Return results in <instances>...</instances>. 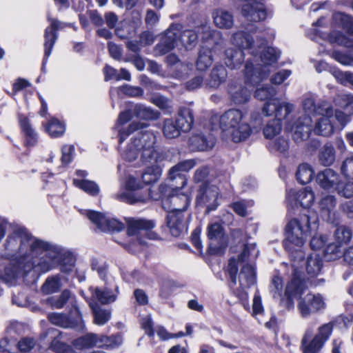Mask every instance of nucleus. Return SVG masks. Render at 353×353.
<instances>
[{
	"label": "nucleus",
	"instance_id": "obj_1",
	"mask_svg": "<svg viewBox=\"0 0 353 353\" xmlns=\"http://www.w3.org/2000/svg\"><path fill=\"white\" fill-rule=\"evenodd\" d=\"M5 249V256L17 261L16 265L10 263L0 272V279L10 285L32 269L46 273L59 267L61 272L68 273L75 263L74 255L66 248L34 237L22 228L14 230L8 236Z\"/></svg>",
	"mask_w": 353,
	"mask_h": 353
},
{
	"label": "nucleus",
	"instance_id": "obj_2",
	"mask_svg": "<svg viewBox=\"0 0 353 353\" xmlns=\"http://www.w3.org/2000/svg\"><path fill=\"white\" fill-rule=\"evenodd\" d=\"M319 228V216L316 212L308 210L305 213L300 214L298 218L290 220L285 226V239L283 246L289 253L294 270L293 278L288 283L285 288V296L290 304L291 299L301 295L305 289V283L301 279L300 272L296 270L295 263L303 261L304 253L302 247L307 237Z\"/></svg>",
	"mask_w": 353,
	"mask_h": 353
},
{
	"label": "nucleus",
	"instance_id": "obj_3",
	"mask_svg": "<svg viewBox=\"0 0 353 353\" xmlns=\"http://www.w3.org/2000/svg\"><path fill=\"white\" fill-rule=\"evenodd\" d=\"M139 153L140 160L145 166L142 174L143 183L150 184L156 182L161 176L162 163L168 155L157 144V137L152 132H139L121 152V157L123 160L132 162L137 159Z\"/></svg>",
	"mask_w": 353,
	"mask_h": 353
},
{
	"label": "nucleus",
	"instance_id": "obj_4",
	"mask_svg": "<svg viewBox=\"0 0 353 353\" xmlns=\"http://www.w3.org/2000/svg\"><path fill=\"white\" fill-rule=\"evenodd\" d=\"M202 33L203 39H207L212 32L209 26L202 24L194 30L183 29L180 23H172L166 30L157 48L161 54H165L174 48L183 47L187 50L193 49L198 39V34Z\"/></svg>",
	"mask_w": 353,
	"mask_h": 353
},
{
	"label": "nucleus",
	"instance_id": "obj_5",
	"mask_svg": "<svg viewBox=\"0 0 353 353\" xmlns=\"http://www.w3.org/2000/svg\"><path fill=\"white\" fill-rule=\"evenodd\" d=\"M265 39L256 48V55L252 60H248L245 66V83L256 86L267 78L270 70V66L275 63L281 55L279 50L272 47H264Z\"/></svg>",
	"mask_w": 353,
	"mask_h": 353
},
{
	"label": "nucleus",
	"instance_id": "obj_6",
	"mask_svg": "<svg viewBox=\"0 0 353 353\" xmlns=\"http://www.w3.org/2000/svg\"><path fill=\"white\" fill-rule=\"evenodd\" d=\"M244 118L243 112L235 108L225 112L219 118L220 128L235 143L245 141L252 133L251 127Z\"/></svg>",
	"mask_w": 353,
	"mask_h": 353
},
{
	"label": "nucleus",
	"instance_id": "obj_7",
	"mask_svg": "<svg viewBox=\"0 0 353 353\" xmlns=\"http://www.w3.org/2000/svg\"><path fill=\"white\" fill-rule=\"evenodd\" d=\"M192 110L186 107H181L178 111L175 121L165 119L163 121L162 132L166 139L178 138L181 132H188L194 124Z\"/></svg>",
	"mask_w": 353,
	"mask_h": 353
},
{
	"label": "nucleus",
	"instance_id": "obj_8",
	"mask_svg": "<svg viewBox=\"0 0 353 353\" xmlns=\"http://www.w3.org/2000/svg\"><path fill=\"white\" fill-rule=\"evenodd\" d=\"M125 186L129 191L117 193L114 195V198L119 201L130 204L145 203L149 196L154 200H158L161 197L166 196V192L169 189L166 185L161 184L159 188L161 192V194L159 196H154L151 194L150 190H149V192H146L144 194H140L139 192H134V191L135 190L142 189L143 185L139 179L132 176L128 178L125 183Z\"/></svg>",
	"mask_w": 353,
	"mask_h": 353
},
{
	"label": "nucleus",
	"instance_id": "obj_9",
	"mask_svg": "<svg viewBox=\"0 0 353 353\" xmlns=\"http://www.w3.org/2000/svg\"><path fill=\"white\" fill-rule=\"evenodd\" d=\"M333 330L332 323L320 326L318 332L314 335V329L308 326L305 330L301 342V347L303 353H318L330 338Z\"/></svg>",
	"mask_w": 353,
	"mask_h": 353
},
{
	"label": "nucleus",
	"instance_id": "obj_10",
	"mask_svg": "<svg viewBox=\"0 0 353 353\" xmlns=\"http://www.w3.org/2000/svg\"><path fill=\"white\" fill-rule=\"evenodd\" d=\"M241 266L239 274V287L232 283L230 280V288L233 290L234 294L239 297L245 309L250 310L248 303V293L247 290L254 286L256 283V273L254 265L250 263L239 264Z\"/></svg>",
	"mask_w": 353,
	"mask_h": 353
},
{
	"label": "nucleus",
	"instance_id": "obj_11",
	"mask_svg": "<svg viewBox=\"0 0 353 353\" xmlns=\"http://www.w3.org/2000/svg\"><path fill=\"white\" fill-rule=\"evenodd\" d=\"M259 251L254 243H246L243 245L242 252L237 256V258L232 257L229 260L228 272L232 283L234 285L237 283V272L239 264H245L255 260Z\"/></svg>",
	"mask_w": 353,
	"mask_h": 353
},
{
	"label": "nucleus",
	"instance_id": "obj_12",
	"mask_svg": "<svg viewBox=\"0 0 353 353\" xmlns=\"http://www.w3.org/2000/svg\"><path fill=\"white\" fill-rule=\"evenodd\" d=\"M125 221L128 225V235L137 236L139 243H145L142 236H145L149 239H154L156 238V234L152 231V229L155 225L152 221L141 219L127 218L125 219Z\"/></svg>",
	"mask_w": 353,
	"mask_h": 353
},
{
	"label": "nucleus",
	"instance_id": "obj_13",
	"mask_svg": "<svg viewBox=\"0 0 353 353\" xmlns=\"http://www.w3.org/2000/svg\"><path fill=\"white\" fill-rule=\"evenodd\" d=\"M326 303L324 298L320 294L308 293L299 299L297 308L303 318H307L312 314L321 312L325 310Z\"/></svg>",
	"mask_w": 353,
	"mask_h": 353
},
{
	"label": "nucleus",
	"instance_id": "obj_14",
	"mask_svg": "<svg viewBox=\"0 0 353 353\" xmlns=\"http://www.w3.org/2000/svg\"><path fill=\"white\" fill-rule=\"evenodd\" d=\"M86 216L102 232H120L124 228V224L121 221L99 212L87 210Z\"/></svg>",
	"mask_w": 353,
	"mask_h": 353
},
{
	"label": "nucleus",
	"instance_id": "obj_15",
	"mask_svg": "<svg viewBox=\"0 0 353 353\" xmlns=\"http://www.w3.org/2000/svg\"><path fill=\"white\" fill-rule=\"evenodd\" d=\"M172 188V193L169 194L168 197L163 201V208L169 211H177L183 213L189 206L190 199L188 194L179 193L181 188L176 187V183L170 185Z\"/></svg>",
	"mask_w": 353,
	"mask_h": 353
},
{
	"label": "nucleus",
	"instance_id": "obj_16",
	"mask_svg": "<svg viewBox=\"0 0 353 353\" xmlns=\"http://www.w3.org/2000/svg\"><path fill=\"white\" fill-rule=\"evenodd\" d=\"M240 1L242 2L241 13L247 20L257 22L266 18V10L261 0Z\"/></svg>",
	"mask_w": 353,
	"mask_h": 353
},
{
	"label": "nucleus",
	"instance_id": "obj_17",
	"mask_svg": "<svg viewBox=\"0 0 353 353\" xmlns=\"http://www.w3.org/2000/svg\"><path fill=\"white\" fill-rule=\"evenodd\" d=\"M292 138L296 143L306 141L312 130V120L311 117L303 115L299 117L291 128Z\"/></svg>",
	"mask_w": 353,
	"mask_h": 353
},
{
	"label": "nucleus",
	"instance_id": "obj_18",
	"mask_svg": "<svg viewBox=\"0 0 353 353\" xmlns=\"http://www.w3.org/2000/svg\"><path fill=\"white\" fill-rule=\"evenodd\" d=\"M218 188L216 186L203 183L196 196V202L199 205L206 207L207 212L214 210L218 206Z\"/></svg>",
	"mask_w": 353,
	"mask_h": 353
},
{
	"label": "nucleus",
	"instance_id": "obj_19",
	"mask_svg": "<svg viewBox=\"0 0 353 353\" xmlns=\"http://www.w3.org/2000/svg\"><path fill=\"white\" fill-rule=\"evenodd\" d=\"M195 165L196 161L194 159L180 161L170 169L168 179L172 182L176 180V187L183 188L187 184V179L182 172L190 171Z\"/></svg>",
	"mask_w": 353,
	"mask_h": 353
},
{
	"label": "nucleus",
	"instance_id": "obj_20",
	"mask_svg": "<svg viewBox=\"0 0 353 353\" xmlns=\"http://www.w3.org/2000/svg\"><path fill=\"white\" fill-rule=\"evenodd\" d=\"M294 110V105L290 103H279L276 99L271 101H267L263 107V113L265 116H270L275 114L274 120H279L281 122Z\"/></svg>",
	"mask_w": 353,
	"mask_h": 353
},
{
	"label": "nucleus",
	"instance_id": "obj_21",
	"mask_svg": "<svg viewBox=\"0 0 353 353\" xmlns=\"http://www.w3.org/2000/svg\"><path fill=\"white\" fill-rule=\"evenodd\" d=\"M223 228L218 223L209 224L208 226V236L210 240L208 252L210 254H219L223 247L222 237Z\"/></svg>",
	"mask_w": 353,
	"mask_h": 353
},
{
	"label": "nucleus",
	"instance_id": "obj_22",
	"mask_svg": "<svg viewBox=\"0 0 353 353\" xmlns=\"http://www.w3.org/2000/svg\"><path fill=\"white\" fill-rule=\"evenodd\" d=\"M256 29L255 26H250V28H247V32L238 31L232 35V43L236 46L239 47V49H248L250 50V54L255 58L256 55V45L253 41L252 36L250 35V32H252Z\"/></svg>",
	"mask_w": 353,
	"mask_h": 353
},
{
	"label": "nucleus",
	"instance_id": "obj_23",
	"mask_svg": "<svg viewBox=\"0 0 353 353\" xmlns=\"http://www.w3.org/2000/svg\"><path fill=\"white\" fill-rule=\"evenodd\" d=\"M166 224L171 234L179 236L187 230V223L183 213L177 211H169L166 216Z\"/></svg>",
	"mask_w": 353,
	"mask_h": 353
},
{
	"label": "nucleus",
	"instance_id": "obj_24",
	"mask_svg": "<svg viewBox=\"0 0 353 353\" xmlns=\"http://www.w3.org/2000/svg\"><path fill=\"white\" fill-rule=\"evenodd\" d=\"M48 20L50 21V26L46 28L44 34L45 57L43 60V64L50 57L52 48L58 38L57 30L62 28V23L59 21L51 19L50 17H48Z\"/></svg>",
	"mask_w": 353,
	"mask_h": 353
},
{
	"label": "nucleus",
	"instance_id": "obj_25",
	"mask_svg": "<svg viewBox=\"0 0 353 353\" xmlns=\"http://www.w3.org/2000/svg\"><path fill=\"white\" fill-rule=\"evenodd\" d=\"M77 312V318L72 320L65 314L61 313L53 312L48 315L49 321L54 325L63 328H80L82 327V316Z\"/></svg>",
	"mask_w": 353,
	"mask_h": 353
},
{
	"label": "nucleus",
	"instance_id": "obj_26",
	"mask_svg": "<svg viewBox=\"0 0 353 353\" xmlns=\"http://www.w3.org/2000/svg\"><path fill=\"white\" fill-rule=\"evenodd\" d=\"M228 93L231 100L236 105H241L248 102L251 98V90L241 83H232L228 88Z\"/></svg>",
	"mask_w": 353,
	"mask_h": 353
},
{
	"label": "nucleus",
	"instance_id": "obj_27",
	"mask_svg": "<svg viewBox=\"0 0 353 353\" xmlns=\"http://www.w3.org/2000/svg\"><path fill=\"white\" fill-rule=\"evenodd\" d=\"M316 181L319 185L325 190L334 188L339 185L340 176L337 172L330 168H327L319 172L316 176Z\"/></svg>",
	"mask_w": 353,
	"mask_h": 353
},
{
	"label": "nucleus",
	"instance_id": "obj_28",
	"mask_svg": "<svg viewBox=\"0 0 353 353\" xmlns=\"http://www.w3.org/2000/svg\"><path fill=\"white\" fill-rule=\"evenodd\" d=\"M228 72L221 64L215 65L212 69L206 85L213 89H217L222 83L226 81Z\"/></svg>",
	"mask_w": 353,
	"mask_h": 353
},
{
	"label": "nucleus",
	"instance_id": "obj_29",
	"mask_svg": "<svg viewBox=\"0 0 353 353\" xmlns=\"http://www.w3.org/2000/svg\"><path fill=\"white\" fill-rule=\"evenodd\" d=\"M319 206L323 218L327 221L334 223L336 221V199L334 196L331 195L325 196L321 200Z\"/></svg>",
	"mask_w": 353,
	"mask_h": 353
},
{
	"label": "nucleus",
	"instance_id": "obj_30",
	"mask_svg": "<svg viewBox=\"0 0 353 353\" xmlns=\"http://www.w3.org/2000/svg\"><path fill=\"white\" fill-rule=\"evenodd\" d=\"M245 54L241 49L229 48L225 51L224 62L230 69L239 68L244 61Z\"/></svg>",
	"mask_w": 353,
	"mask_h": 353
},
{
	"label": "nucleus",
	"instance_id": "obj_31",
	"mask_svg": "<svg viewBox=\"0 0 353 353\" xmlns=\"http://www.w3.org/2000/svg\"><path fill=\"white\" fill-rule=\"evenodd\" d=\"M190 144L191 146L199 151H205L211 149L215 145V138L212 134L207 136L201 134H196L190 138Z\"/></svg>",
	"mask_w": 353,
	"mask_h": 353
},
{
	"label": "nucleus",
	"instance_id": "obj_32",
	"mask_svg": "<svg viewBox=\"0 0 353 353\" xmlns=\"http://www.w3.org/2000/svg\"><path fill=\"white\" fill-rule=\"evenodd\" d=\"M92 291V296L97 299L101 304H108L116 301L117 294L119 293V287L116 286L115 293H113L110 290L107 288H90Z\"/></svg>",
	"mask_w": 353,
	"mask_h": 353
},
{
	"label": "nucleus",
	"instance_id": "obj_33",
	"mask_svg": "<svg viewBox=\"0 0 353 353\" xmlns=\"http://www.w3.org/2000/svg\"><path fill=\"white\" fill-rule=\"evenodd\" d=\"M214 61L212 50L208 47H201L196 61V70L205 72Z\"/></svg>",
	"mask_w": 353,
	"mask_h": 353
},
{
	"label": "nucleus",
	"instance_id": "obj_34",
	"mask_svg": "<svg viewBox=\"0 0 353 353\" xmlns=\"http://www.w3.org/2000/svg\"><path fill=\"white\" fill-rule=\"evenodd\" d=\"M72 344L77 349L100 347V334H86L74 340Z\"/></svg>",
	"mask_w": 353,
	"mask_h": 353
},
{
	"label": "nucleus",
	"instance_id": "obj_35",
	"mask_svg": "<svg viewBox=\"0 0 353 353\" xmlns=\"http://www.w3.org/2000/svg\"><path fill=\"white\" fill-rule=\"evenodd\" d=\"M214 24L220 28L229 29L234 24L232 14L223 9H216L212 12Z\"/></svg>",
	"mask_w": 353,
	"mask_h": 353
},
{
	"label": "nucleus",
	"instance_id": "obj_36",
	"mask_svg": "<svg viewBox=\"0 0 353 353\" xmlns=\"http://www.w3.org/2000/svg\"><path fill=\"white\" fill-rule=\"evenodd\" d=\"M323 266V261L319 254L314 253L307 256L305 269L307 274L311 276H317Z\"/></svg>",
	"mask_w": 353,
	"mask_h": 353
},
{
	"label": "nucleus",
	"instance_id": "obj_37",
	"mask_svg": "<svg viewBox=\"0 0 353 353\" xmlns=\"http://www.w3.org/2000/svg\"><path fill=\"white\" fill-rule=\"evenodd\" d=\"M313 133L316 135L327 137L333 132V125L330 119L321 117L312 125Z\"/></svg>",
	"mask_w": 353,
	"mask_h": 353
},
{
	"label": "nucleus",
	"instance_id": "obj_38",
	"mask_svg": "<svg viewBox=\"0 0 353 353\" xmlns=\"http://www.w3.org/2000/svg\"><path fill=\"white\" fill-rule=\"evenodd\" d=\"M332 19L336 26L353 35V17L343 12H336L333 14Z\"/></svg>",
	"mask_w": 353,
	"mask_h": 353
},
{
	"label": "nucleus",
	"instance_id": "obj_39",
	"mask_svg": "<svg viewBox=\"0 0 353 353\" xmlns=\"http://www.w3.org/2000/svg\"><path fill=\"white\" fill-rule=\"evenodd\" d=\"M19 121L22 131L26 136V145L28 146L34 145L37 141V135L34 129L32 128L27 117L23 115L19 116Z\"/></svg>",
	"mask_w": 353,
	"mask_h": 353
},
{
	"label": "nucleus",
	"instance_id": "obj_40",
	"mask_svg": "<svg viewBox=\"0 0 353 353\" xmlns=\"http://www.w3.org/2000/svg\"><path fill=\"white\" fill-rule=\"evenodd\" d=\"M319 163L324 166L331 165L335 161V149L330 143H326L319 153Z\"/></svg>",
	"mask_w": 353,
	"mask_h": 353
},
{
	"label": "nucleus",
	"instance_id": "obj_41",
	"mask_svg": "<svg viewBox=\"0 0 353 353\" xmlns=\"http://www.w3.org/2000/svg\"><path fill=\"white\" fill-rule=\"evenodd\" d=\"M133 113L137 117L144 120H157L160 117L159 112L143 104L136 105Z\"/></svg>",
	"mask_w": 353,
	"mask_h": 353
},
{
	"label": "nucleus",
	"instance_id": "obj_42",
	"mask_svg": "<svg viewBox=\"0 0 353 353\" xmlns=\"http://www.w3.org/2000/svg\"><path fill=\"white\" fill-rule=\"evenodd\" d=\"M46 131L51 137L62 136L65 131V124L56 118H52L45 125Z\"/></svg>",
	"mask_w": 353,
	"mask_h": 353
},
{
	"label": "nucleus",
	"instance_id": "obj_43",
	"mask_svg": "<svg viewBox=\"0 0 353 353\" xmlns=\"http://www.w3.org/2000/svg\"><path fill=\"white\" fill-rule=\"evenodd\" d=\"M61 287V277L59 275L48 276L41 286L43 294H50L58 292Z\"/></svg>",
	"mask_w": 353,
	"mask_h": 353
},
{
	"label": "nucleus",
	"instance_id": "obj_44",
	"mask_svg": "<svg viewBox=\"0 0 353 353\" xmlns=\"http://www.w3.org/2000/svg\"><path fill=\"white\" fill-rule=\"evenodd\" d=\"M314 172L307 163H302L299 165L296 171V179L301 184H306L311 181L313 179Z\"/></svg>",
	"mask_w": 353,
	"mask_h": 353
},
{
	"label": "nucleus",
	"instance_id": "obj_45",
	"mask_svg": "<svg viewBox=\"0 0 353 353\" xmlns=\"http://www.w3.org/2000/svg\"><path fill=\"white\" fill-rule=\"evenodd\" d=\"M295 199L303 208H309L314 201V195L310 189L305 188L296 193Z\"/></svg>",
	"mask_w": 353,
	"mask_h": 353
},
{
	"label": "nucleus",
	"instance_id": "obj_46",
	"mask_svg": "<svg viewBox=\"0 0 353 353\" xmlns=\"http://www.w3.org/2000/svg\"><path fill=\"white\" fill-rule=\"evenodd\" d=\"M334 236L335 241L343 245L350 241L352 233L350 228L345 225H339L335 230Z\"/></svg>",
	"mask_w": 353,
	"mask_h": 353
},
{
	"label": "nucleus",
	"instance_id": "obj_47",
	"mask_svg": "<svg viewBox=\"0 0 353 353\" xmlns=\"http://www.w3.org/2000/svg\"><path fill=\"white\" fill-rule=\"evenodd\" d=\"M73 183L92 196L97 195L100 190L99 185L92 181L74 179Z\"/></svg>",
	"mask_w": 353,
	"mask_h": 353
},
{
	"label": "nucleus",
	"instance_id": "obj_48",
	"mask_svg": "<svg viewBox=\"0 0 353 353\" xmlns=\"http://www.w3.org/2000/svg\"><path fill=\"white\" fill-rule=\"evenodd\" d=\"M92 309L94 323L98 325H103L110 319L111 312L108 310H103L99 307L90 304Z\"/></svg>",
	"mask_w": 353,
	"mask_h": 353
},
{
	"label": "nucleus",
	"instance_id": "obj_49",
	"mask_svg": "<svg viewBox=\"0 0 353 353\" xmlns=\"http://www.w3.org/2000/svg\"><path fill=\"white\" fill-rule=\"evenodd\" d=\"M151 101L156 106L162 110L165 114H171L173 112L172 103L169 99L163 96L157 95L152 97Z\"/></svg>",
	"mask_w": 353,
	"mask_h": 353
},
{
	"label": "nucleus",
	"instance_id": "obj_50",
	"mask_svg": "<svg viewBox=\"0 0 353 353\" xmlns=\"http://www.w3.org/2000/svg\"><path fill=\"white\" fill-rule=\"evenodd\" d=\"M281 122L279 120L272 119L263 128V134L266 139H272L281 132Z\"/></svg>",
	"mask_w": 353,
	"mask_h": 353
},
{
	"label": "nucleus",
	"instance_id": "obj_51",
	"mask_svg": "<svg viewBox=\"0 0 353 353\" xmlns=\"http://www.w3.org/2000/svg\"><path fill=\"white\" fill-rule=\"evenodd\" d=\"M70 297V292L65 290L58 296H52L47 299L48 304L53 308H62Z\"/></svg>",
	"mask_w": 353,
	"mask_h": 353
},
{
	"label": "nucleus",
	"instance_id": "obj_52",
	"mask_svg": "<svg viewBox=\"0 0 353 353\" xmlns=\"http://www.w3.org/2000/svg\"><path fill=\"white\" fill-rule=\"evenodd\" d=\"M276 94V90L274 87L267 85L256 90L254 97L261 101L268 100L271 101L272 99Z\"/></svg>",
	"mask_w": 353,
	"mask_h": 353
},
{
	"label": "nucleus",
	"instance_id": "obj_53",
	"mask_svg": "<svg viewBox=\"0 0 353 353\" xmlns=\"http://www.w3.org/2000/svg\"><path fill=\"white\" fill-rule=\"evenodd\" d=\"M122 343V338L120 335L107 336L100 334V347L114 348Z\"/></svg>",
	"mask_w": 353,
	"mask_h": 353
},
{
	"label": "nucleus",
	"instance_id": "obj_54",
	"mask_svg": "<svg viewBox=\"0 0 353 353\" xmlns=\"http://www.w3.org/2000/svg\"><path fill=\"white\" fill-rule=\"evenodd\" d=\"M91 269L93 271H96L99 275V276L103 279L105 280L107 274H108V264L107 263L102 260V259H92L91 260Z\"/></svg>",
	"mask_w": 353,
	"mask_h": 353
},
{
	"label": "nucleus",
	"instance_id": "obj_55",
	"mask_svg": "<svg viewBox=\"0 0 353 353\" xmlns=\"http://www.w3.org/2000/svg\"><path fill=\"white\" fill-rule=\"evenodd\" d=\"M341 246L336 242L328 244L325 250V257L329 261L339 258L342 254Z\"/></svg>",
	"mask_w": 353,
	"mask_h": 353
},
{
	"label": "nucleus",
	"instance_id": "obj_56",
	"mask_svg": "<svg viewBox=\"0 0 353 353\" xmlns=\"http://www.w3.org/2000/svg\"><path fill=\"white\" fill-rule=\"evenodd\" d=\"M145 125L140 122H132L127 128H121L119 130V143L121 144L122 142L125 141V139L133 132L143 128Z\"/></svg>",
	"mask_w": 353,
	"mask_h": 353
},
{
	"label": "nucleus",
	"instance_id": "obj_57",
	"mask_svg": "<svg viewBox=\"0 0 353 353\" xmlns=\"http://www.w3.org/2000/svg\"><path fill=\"white\" fill-rule=\"evenodd\" d=\"M269 148L271 150L284 153L289 148V143L285 138L279 137L276 139L274 141L269 144Z\"/></svg>",
	"mask_w": 353,
	"mask_h": 353
},
{
	"label": "nucleus",
	"instance_id": "obj_58",
	"mask_svg": "<svg viewBox=\"0 0 353 353\" xmlns=\"http://www.w3.org/2000/svg\"><path fill=\"white\" fill-rule=\"evenodd\" d=\"M333 110L327 101H321L316 105L315 114L321 115L322 117L330 119L333 116Z\"/></svg>",
	"mask_w": 353,
	"mask_h": 353
},
{
	"label": "nucleus",
	"instance_id": "obj_59",
	"mask_svg": "<svg viewBox=\"0 0 353 353\" xmlns=\"http://www.w3.org/2000/svg\"><path fill=\"white\" fill-rule=\"evenodd\" d=\"M36 345V341L32 338L25 337L21 339L17 344L19 352L18 353H30Z\"/></svg>",
	"mask_w": 353,
	"mask_h": 353
},
{
	"label": "nucleus",
	"instance_id": "obj_60",
	"mask_svg": "<svg viewBox=\"0 0 353 353\" xmlns=\"http://www.w3.org/2000/svg\"><path fill=\"white\" fill-rule=\"evenodd\" d=\"M119 90L126 96L130 97H141L143 94V90L140 87L125 85L119 88Z\"/></svg>",
	"mask_w": 353,
	"mask_h": 353
},
{
	"label": "nucleus",
	"instance_id": "obj_61",
	"mask_svg": "<svg viewBox=\"0 0 353 353\" xmlns=\"http://www.w3.org/2000/svg\"><path fill=\"white\" fill-rule=\"evenodd\" d=\"M190 70V64L178 63L174 66V76L178 79H185L188 76Z\"/></svg>",
	"mask_w": 353,
	"mask_h": 353
},
{
	"label": "nucleus",
	"instance_id": "obj_62",
	"mask_svg": "<svg viewBox=\"0 0 353 353\" xmlns=\"http://www.w3.org/2000/svg\"><path fill=\"white\" fill-rule=\"evenodd\" d=\"M50 348L57 353H72V349L68 344L54 339L52 341Z\"/></svg>",
	"mask_w": 353,
	"mask_h": 353
},
{
	"label": "nucleus",
	"instance_id": "obj_63",
	"mask_svg": "<svg viewBox=\"0 0 353 353\" xmlns=\"http://www.w3.org/2000/svg\"><path fill=\"white\" fill-rule=\"evenodd\" d=\"M336 189L339 195L345 198H351L353 196V182H346L344 184L336 185Z\"/></svg>",
	"mask_w": 353,
	"mask_h": 353
},
{
	"label": "nucleus",
	"instance_id": "obj_64",
	"mask_svg": "<svg viewBox=\"0 0 353 353\" xmlns=\"http://www.w3.org/2000/svg\"><path fill=\"white\" fill-rule=\"evenodd\" d=\"M341 171L346 178H353V156L348 157L343 162Z\"/></svg>",
	"mask_w": 353,
	"mask_h": 353
}]
</instances>
